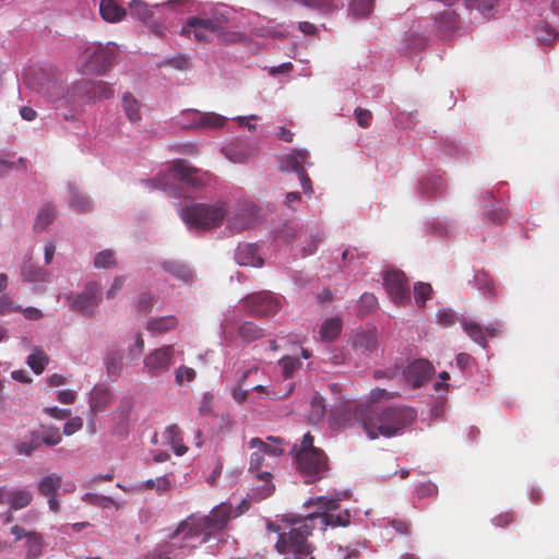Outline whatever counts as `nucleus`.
Wrapping results in <instances>:
<instances>
[{
  "mask_svg": "<svg viewBox=\"0 0 559 559\" xmlns=\"http://www.w3.org/2000/svg\"><path fill=\"white\" fill-rule=\"evenodd\" d=\"M248 509L249 503L243 500L237 506L222 502L215 506L209 514L191 513L155 546L151 556L157 559H183L194 548L212 539L219 544L229 521L238 518Z\"/></svg>",
  "mask_w": 559,
  "mask_h": 559,
  "instance_id": "obj_1",
  "label": "nucleus"
},
{
  "mask_svg": "<svg viewBox=\"0 0 559 559\" xmlns=\"http://www.w3.org/2000/svg\"><path fill=\"white\" fill-rule=\"evenodd\" d=\"M329 388L334 396V404L329 412V425L332 429L342 430L359 424L370 439L380 436L391 438L402 435L417 417L416 409L406 405L383 408L367 406L359 411L358 417L355 399L344 394L340 383H331Z\"/></svg>",
  "mask_w": 559,
  "mask_h": 559,
  "instance_id": "obj_2",
  "label": "nucleus"
},
{
  "mask_svg": "<svg viewBox=\"0 0 559 559\" xmlns=\"http://www.w3.org/2000/svg\"><path fill=\"white\" fill-rule=\"evenodd\" d=\"M341 498H328L319 496L310 498L304 506H318L317 511L305 516L288 514L283 516L285 526L269 524L267 527L278 534L276 549L281 554H293L296 559L302 556H309L312 552V546L307 538L311 535L316 522L328 526H345L348 523V512L340 510L337 500Z\"/></svg>",
  "mask_w": 559,
  "mask_h": 559,
  "instance_id": "obj_3",
  "label": "nucleus"
},
{
  "mask_svg": "<svg viewBox=\"0 0 559 559\" xmlns=\"http://www.w3.org/2000/svg\"><path fill=\"white\" fill-rule=\"evenodd\" d=\"M180 217L190 230L211 229L218 226L227 216V227L240 233L254 227L260 222V209L250 201L238 202L227 213L223 201L211 204L192 203L180 209Z\"/></svg>",
  "mask_w": 559,
  "mask_h": 559,
  "instance_id": "obj_4",
  "label": "nucleus"
},
{
  "mask_svg": "<svg viewBox=\"0 0 559 559\" xmlns=\"http://www.w3.org/2000/svg\"><path fill=\"white\" fill-rule=\"evenodd\" d=\"M24 83L36 93L52 103L56 109H71L91 103V88L93 80H79L71 87L64 83L53 72L46 70H31L24 75Z\"/></svg>",
  "mask_w": 559,
  "mask_h": 559,
  "instance_id": "obj_5",
  "label": "nucleus"
},
{
  "mask_svg": "<svg viewBox=\"0 0 559 559\" xmlns=\"http://www.w3.org/2000/svg\"><path fill=\"white\" fill-rule=\"evenodd\" d=\"M233 11L226 5L204 8L199 15L190 16L179 34L198 43H211L218 39L222 43H239L245 34L238 31H227Z\"/></svg>",
  "mask_w": 559,
  "mask_h": 559,
  "instance_id": "obj_6",
  "label": "nucleus"
},
{
  "mask_svg": "<svg viewBox=\"0 0 559 559\" xmlns=\"http://www.w3.org/2000/svg\"><path fill=\"white\" fill-rule=\"evenodd\" d=\"M212 175L194 168L186 159H177L155 178L141 180L150 190H162L176 194L178 190H198L211 181Z\"/></svg>",
  "mask_w": 559,
  "mask_h": 559,
  "instance_id": "obj_7",
  "label": "nucleus"
},
{
  "mask_svg": "<svg viewBox=\"0 0 559 559\" xmlns=\"http://www.w3.org/2000/svg\"><path fill=\"white\" fill-rule=\"evenodd\" d=\"M267 440L269 442L260 438H252L248 442V447L252 451L250 454L249 471L263 483L261 487L257 488V493L254 495L260 499L266 498L273 492L274 486L270 481V469L273 468L280 455L283 453V449L277 439L267 438Z\"/></svg>",
  "mask_w": 559,
  "mask_h": 559,
  "instance_id": "obj_8",
  "label": "nucleus"
},
{
  "mask_svg": "<svg viewBox=\"0 0 559 559\" xmlns=\"http://www.w3.org/2000/svg\"><path fill=\"white\" fill-rule=\"evenodd\" d=\"M292 454L297 471L306 483L321 479L328 472V457L321 449L313 445L310 432L304 435L299 444H294Z\"/></svg>",
  "mask_w": 559,
  "mask_h": 559,
  "instance_id": "obj_9",
  "label": "nucleus"
},
{
  "mask_svg": "<svg viewBox=\"0 0 559 559\" xmlns=\"http://www.w3.org/2000/svg\"><path fill=\"white\" fill-rule=\"evenodd\" d=\"M435 368L432 364L426 359H415L405 368L397 366L385 369H377L373 377L377 380L388 379L397 380L404 388L417 389L425 385L433 376Z\"/></svg>",
  "mask_w": 559,
  "mask_h": 559,
  "instance_id": "obj_10",
  "label": "nucleus"
},
{
  "mask_svg": "<svg viewBox=\"0 0 559 559\" xmlns=\"http://www.w3.org/2000/svg\"><path fill=\"white\" fill-rule=\"evenodd\" d=\"M115 43H84L80 49L79 68L82 74L105 73L115 59Z\"/></svg>",
  "mask_w": 559,
  "mask_h": 559,
  "instance_id": "obj_11",
  "label": "nucleus"
},
{
  "mask_svg": "<svg viewBox=\"0 0 559 559\" xmlns=\"http://www.w3.org/2000/svg\"><path fill=\"white\" fill-rule=\"evenodd\" d=\"M227 118L213 111L185 109L176 117V124L187 130H216L223 128Z\"/></svg>",
  "mask_w": 559,
  "mask_h": 559,
  "instance_id": "obj_12",
  "label": "nucleus"
},
{
  "mask_svg": "<svg viewBox=\"0 0 559 559\" xmlns=\"http://www.w3.org/2000/svg\"><path fill=\"white\" fill-rule=\"evenodd\" d=\"M175 345H163L148 352L143 358L142 371L151 378L167 374L176 362Z\"/></svg>",
  "mask_w": 559,
  "mask_h": 559,
  "instance_id": "obj_13",
  "label": "nucleus"
},
{
  "mask_svg": "<svg viewBox=\"0 0 559 559\" xmlns=\"http://www.w3.org/2000/svg\"><path fill=\"white\" fill-rule=\"evenodd\" d=\"M242 306L252 316L275 314L282 307V297L271 292H260L242 299Z\"/></svg>",
  "mask_w": 559,
  "mask_h": 559,
  "instance_id": "obj_14",
  "label": "nucleus"
},
{
  "mask_svg": "<svg viewBox=\"0 0 559 559\" xmlns=\"http://www.w3.org/2000/svg\"><path fill=\"white\" fill-rule=\"evenodd\" d=\"M69 300L72 310L92 317L102 300L100 285L95 281L87 282L82 293L69 297Z\"/></svg>",
  "mask_w": 559,
  "mask_h": 559,
  "instance_id": "obj_15",
  "label": "nucleus"
},
{
  "mask_svg": "<svg viewBox=\"0 0 559 559\" xmlns=\"http://www.w3.org/2000/svg\"><path fill=\"white\" fill-rule=\"evenodd\" d=\"M383 285L394 304L404 305L411 301L409 284L403 272L397 270L385 271Z\"/></svg>",
  "mask_w": 559,
  "mask_h": 559,
  "instance_id": "obj_16",
  "label": "nucleus"
},
{
  "mask_svg": "<svg viewBox=\"0 0 559 559\" xmlns=\"http://www.w3.org/2000/svg\"><path fill=\"white\" fill-rule=\"evenodd\" d=\"M447 192V182L439 173H426L419 176L415 186V193L420 199L437 200Z\"/></svg>",
  "mask_w": 559,
  "mask_h": 559,
  "instance_id": "obj_17",
  "label": "nucleus"
},
{
  "mask_svg": "<svg viewBox=\"0 0 559 559\" xmlns=\"http://www.w3.org/2000/svg\"><path fill=\"white\" fill-rule=\"evenodd\" d=\"M189 2H190L189 0H168L164 3H157L153 7H151L147 3L143 2L142 0H131L129 3V10H130V15L133 19L142 21L144 23H148V21L153 17L154 9L165 5L173 10L182 12L188 9L187 4Z\"/></svg>",
  "mask_w": 559,
  "mask_h": 559,
  "instance_id": "obj_18",
  "label": "nucleus"
},
{
  "mask_svg": "<svg viewBox=\"0 0 559 559\" xmlns=\"http://www.w3.org/2000/svg\"><path fill=\"white\" fill-rule=\"evenodd\" d=\"M21 277L23 282L34 285L38 292H44L46 285L51 283V273L43 266L33 263L31 260L24 262L21 267Z\"/></svg>",
  "mask_w": 559,
  "mask_h": 559,
  "instance_id": "obj_19",
  "label": "nucleus"
},
{
  "mask_svg": "<svg viewBox=\"0 0 559 559\" xmlns=\"http://www.w3.org/2000/svg\"><path fill=\"white\" fill-rule=\"evenodd\" d=\"M325 234L318 227H304L299 241L296 243V251L301 257H309L317 252L318 247L324 240Z\"/></svg>",
  "mask_w": 559,
  "mask_h": 559,
  "instance_id": "obj_20",
  "label": "nucleus"
},
{
  "mask_svg": "<svg viewBox=\"0 0 559 559\" xmlns=\"http://www.w3.org/2000/svg\"><path fill=\"white\" fill-rule=\"evenodd\" d=\"M257 148L243 140H233L222 147L223 155L234 164L247 163L255 153Z\"/></svg>",
  "mask_w": 559,
  "mask_h": 559,
  "instance_id": "obj_21",
  "label": "nucleus"
},
{
  "mask_svg": "<svg viewBox=\"0 0 559 559\" xmlns=\"http://www.w3.org/2000/svg\"><path fill=\"white\" fill-rule=\"evenodd\" d=\"M259 373L260 368L257 362H248L237 371V381L233 388V397L237 403L245 402L247 400L248 393L253 391L247 383V379L251 376H258Z\"/></svg>",
  "mask_w": 559,
  "mask_h": 559,
  "instance_id": "obj_22",
  "label": "nucleus"
},
{
  "mask_svg": "<svg viewBox=\"0 0 559 559\" xmlns=\"http://www.w3.org/2000/svg\"><path fill=\"white\" fill-rule=\"evenodd\" d=\"M311 165L310 154L305 148L293 150L284 154L280 159L282 171L295 173L299 175L305 171V166Z\"/></svg>",
  "mask_w": 559,
  "mask_h": 559,
  "instance_id": "obj_23",
  "label": "nucleus"
},
{
  "mask_svg": "<svg viewBox=\"0 0 559 559\" xmlns=\"http://www.w3.org/2000/svg\"><path fill=\"white\" fill-rule=\"evenodd\" d=\"M234 258L241 266L261 267L264 264L257 243H239Z\"/></svg>",
  "mask_w": 559,
  "mask_h": 559,
  "instance_id": "obj_24",
  "label": "nucleus"
},
{
  "mask_svg": "<svg viewBox=\"0 0 559 559\" xmlns=\"http://www.w3.org/2000/svg\"><path fill=\"white\" fill-rule=\"evenodd\" d=\"M493 199L495 197L492 191H485L480 193L479 202L483 209L481 215L488 223L502 224L507 221L508 215L503 209L496 206L492 203Z\"/></svg>",
  "mask_w": 559,
  "mask_h": 559,
  "instance_id": "obj_25",
  "label": "nucleus"
},
{
  "mask_svg": "<svg viewBox=\"0 0 559 559\" xmlns=\"http://www.w3.org/2000/svg\"><path fill=\"white\" fill-rule=\"evenodd\" d=\"M162 270L174 278L181 281L186 284H191L194 281V272L190 265L178 260H163L159 263Z\"/></svg>",
  "mask_w": 559,
  "mask_h": 559,
  "instance_id": "obj_26",
  "label": "nucleus"
},
{
  "mask_svg": "<svg viewBox=\"0 0 559 559\" xmlns=\"http://www.w3.org/2000/svg\"><path fill=\"white\" fill-rule=\"evenodd\" d=\"M33 500L32 492L25 489L0 488V503H9L11 508L19 510L25 508Z\"/></svg>",
  "mask_w": 559,
  "mask_h": 559,
  "instance_id": "obj_27",
  "label": "nucleus"
},
{
  "mask_svg": "<svg viewBox=\"0 0 559 559\" xmlns=\"http://www.w3.org/2000/svg\"><path fill=\"white\" fill-rule=\"evenodd\" d=\"M366 259V253L360 252L355 247L346 248L342 252V269L344 272L348 274L356 275L360 273L364 269V261Z\"/></svg>",
  "mask_w": 559,
  "mask_h": 559,
  "instance_id": "obj_28",
  "label": "nucleus"
},
{
  "mask_svg": "<svg viewBox=\"0 0 559 559\" xmlns=\"http://www.w3.org/2000/svg\"><path fill=\"white\" fill-rule=\"evenodd\" d=\"M177 325V317L168 314L148 318L145 323V329L152 336H157L175 330Z\"/></svg>",
  "mask_w": 559,
  "mask_h": 559,
  "instance_id": "obj_29",
  "label": "nucleus"
},
{
  "mask_svg": "<svg viewBox=\"0 0 559 559\" xmlns=\"http://www.w3.org/2000/svg\"><path fill=\"white\" fill-rule=\"evenodd\" d=\"M473 287L476 288L486 299L493 300L498 296L492 277L484 270L475 271Z\"/></svg>",
  "mask_w": 559,
  "mask_h": 559,
  "instance_id": "obj_30",
  "label": "nucleus"
},
{
  "mask_svg": "<svg viewBox=\"0 0 559 559\" xmlns=\"http://www.w3.org/2000/svg\"><path fill=\"white\" fill-rule=\"evenodd\" d=\"M455 229L454 222L448 217L430 218L425 223V230L436 237H449Z\"/></svg>",
  "mask_w": 559,
  "mask_h": 559,
  "instance_id": "obj_31",
  "label": "nucleus"
},
{
  "mask_svg": "<svg viewBox=\"0 0 559 559\" xmlns=\"http://www.w3.org/2000/svg\"><path fill=\"white\" fill-rule=\"evenodd\" d=\"M99 14L108 23L120 22L127 14L118 0H99Z\"/></svg>",
  "mask_w": 559,
  "mask_h": 559,
  "instance_id": "obj_32",
  "label": "nucleus"
},
{
  "mask_svg": "<svg viewBox=\"0 0 559 559\" xmlns=\"http://www.w3.org/2000/svg\"><path fill=\"white\" fill-rule=\"evenodd\" d=\"M377 345L378 335L373 328L357 330L353 336V346L364 352L373 350Z\"/></svg>",
  "mask_w": 559,
  "mask_h": 559,
  "instance_id": "obj_33",
  "label": "nucleus"
},
{
  "mask_svg": "<svg viewBox=\"0 0 559 559\" xmlns=\"http://www.w3.org/2000/svg\"><path fill=\"white\" fill-rule=\"evenodd\" d=\"M304 226L298 223L287 222L274 230V239L278 242L295 245L299 241Z\"/></svg>",
  "mask_w": 559,
  "mask_h": 559,
  "instance_id": "obj_34",
  "label": "nucleus"
},
{
  "mask_svg": "<svg viewBox=\"0 0 559 559\" xmlns=\"http://www.w3.org/2000/svg\"><path fill=\"white\" fill-rule=\"evenodd\" d=\"M41 445V435L37 430L29 431L23 439L15 443V452L19 455L31 456Z\"/></svg>",
  "mask_w": 559,
  "mask_h": 559,
  "instance_id": "obj_35",
  "label": "nucleus"
},
{
  "mask_svg": "<svg viewBox=\"0 0 559 559\" xmlns=\"http://www.w3.org/2000/svg\"><path fill=\"white\" fill-rule=\"evenodd\" d=\"M111 401L110 391L102 385H96L90 393L88 404L93 413L104 411Z\"/></svg>",
  "mask_w": 559,
  "mask_h": 559,
  "instance_id": "obj_36",
  "label": "nucleus"
},
{
  "mask_svg": "<svg viewBox=\"0 0 559 559\" xmlns=\"http://www.w3.org/2000/svg\"><path fill=\"white\" fill-rule=\"evenodd\" d=\"M121 107L131 123L135 124L141 121L142 104L131 93L127 92L122 95Z\"/></svg>",
  "mask_w": 559,
  "mask_h": 559,
  "instance_id": "obj_37",
  "label": "nucleus"
},
{
  "mask_svg": "<svg viewBox=\"0 0 559 559\" xmlns=\"http://www.w3.org/2000/svg\"><path fill=\"white\" fill-rule=\"evenodd\" d=\"M397 395H399V391H396V390L374 388L368 393L366 401L364 403L358 404L356 402L357 412L359 413V411L362 407L377 406L376 404H379V403L385 402V401H390Z\"/></svg>",
  "mask_w": 559,
  "mask_h": 559,
  "instance_id": "obj_38",
  "label": "nucleus"
},
{
  "mask_svg": "<svg viewBox=\"0 0 559 559\" xmlns=\"http://www.w3.org/2000/svg\"><path fill=\"white\" fill-rule=\"evenodd\" d=\"M461 326L466 335L484 349L487 348L484 328L476 321L466 318L460 319Z\"/></svg>",
  "mask_w": 559,
  "mask_h": 559,
  "instance_id": "obj_39",
  "label": "nucleus"
},
{
  "mask_svg": "<svg viewBox=\"0 0 559 559\" xmlns=\"http://www.w3.org/2000/svg\"><path fill=\"white\" fill-rule=\"evenodd\" d=\"M436 26L443 36L450 35L457 27V15L451 10L447 9L435 19Z\"/></svg>",
  "mask_w": 559,
  "mask_h": 559,
  "instance_id": "obj_40",
  "label": "nucleus"
},
{
  "mask_svg": "<svg viewBox=\"0 0 559 559\" xmlns=\"http://www.w3.org/2000/svg\"><path fill=\"white\" fill-rule=\"evenodd\" d=\"M299 4L317 11L320 14H330L342 8L338 0H296Z\"/></svg>",
  "mask_w": 559,
  "mask_h": 559,
  "instance_id": "obj_41",
  "label": "nucleus"
},
{
  "mask_svg": "<svg viewBox=\"0 0 559 559\" xmlns=\"http://www.w3.org/2000/svg\"><path fill=\"white\" fill-rule=\"evenodd\" d=\"M500 0H465L467 8L476 10L484 19L497 13Z\"/></svg>",
  "mask_w": 559,
  "mask_h": 559,
  "instance_id": "obj_42",
  "label": "nucleus"
},
{
  "mask_svg": "<svg viewBox=\"0 0 559 559\" xmlns=\"http://www.w3.org/2000/svg\"><path fill=\"white\" fill-rule=\"evenodd\" d=\"M326 415V406L324 403V399L320 395V393L316 392L310 401V409L308 414V420L317 425L321 423Z\"/></svg>",
  "mask_w": 559,
  "mask_h": 559,
  "instance_id": "obj_43",
  "label": "nucleus"
},
{
  "mask_svg": "<svg viewBox=\"0 0 559 559\" xmlns=\"http://www.w3.org/2000/svg\"><path fill=\"white\" fill-rule=\"evenodd\" d=\"M342 321L338 318H330L323 321L319 329L320 338L323 342H332L340 335Z\"/></svg>",
  "mask_w": 559,
  "mask_h": 559,
  "instance_id": "obj_44",
  "label": "nucleus"
},
{
  "mask_svg": "<svg viewBox=\"0 0 559 559\" xmlns=\"http://www.w3.org/2000/svg\"><path fill=\"white\" fill-rule=\"evenodd\" d=\"M62 478L56 473L43 476L38 481V491L43 496L55 495L61 488Z\"/></svg>",
  "mask_w": 559,
  "mask_h": 559,
  "instance_id": "obj_45",
  "label": "nucleus"
},
{
  "mask_svg": "<svg viewBox=\"0 0 559 559\" xmlns=\"http://www.w3.org/2000/svg\"><path fill=\"white\" fill-rule=\"evenodd\" d=\"M117 253L111 249H104L93 257V266L98 270H110L117 265Z\"/></svg>",
  "mask_w": 559,
  "mask_h": 559,
  "instance_id": "obj_46",
  "label": "nucleus"
},
{
  "mask_svg": "<svg viewBox=\"0 0 559 559\" xmlns=\"http://www.w3.org/2000/svg\"><path fill=\"white\" fill-rule=\"evenodd\" d=\"M164 438L166 442L171 447L176 455L181 456L187 452L188 448L185 444H182L180 431L177 426H168L165 429Z\"/></svg>",
  "mask_w": 559,
  "mask_h": 559,
  "instance_id": "obj_47",
  "label": "nucleus"
},
{
  "mask_svg": "<svg viewBox=\"0 0 559 559\" xmlns=\"http://www.w3.org/2000/svg\"><path fill=\"white\" fill-rule=\"evenodd\" d=\"M43 548V536L35 532L28 534L25 542V559H37L41 555Z\"/></svg>",
  "mask_w": 559,
  "mask_h": 559,
  "instance_id": "obj_48",
  "label": "nucleus"
},
{
  "mask_svg": "<svg viewBox=\"0 0 559 559\" xmlns=\"http://www.w3.org/2000/svg\"><path fill=\"white\" fill-rule=\"evenodd\" d=\"M56 210L51 204L43 205L35 218L34 228L37 231L45 230L55 219Z\"/></svg>",
  "mask_w": 559,
  "mask_h": 559,
  "instance_id": "obj_49",
  "label": "nucleus"
},
{
  "mask_svg": "<svg viewBox=\"0 0 559 559\" xmlns=\"http://www.w3.org/2000/svg\"><path fill=\"white\" fill-rule=\"evenodd\" d=\"M105 366L107 374L111 380H116L122 369V357L117 352H110L105 357Z\"/></svg>",
  "mask_w": 559,
  "mask_h": 559,
  "instance_id": "obj_50",
  "label": "nucleus"
},
{
  "mask_svg": "<svg viewBox=\"0 0 559 559\" xmlns=\"http://www.w3.org/2000/svg\"><path fill=\"white\" fill-rule=\"evenodd\" d=\"M48 361V356L41 349L36 348L28 355L26 364L36 374H40L45 370Z\"/></svg>",
  "mask_w": 559,
  "mask_h": 559,
  "instance_id": "obj_51",
  "label": "nucleus"
},
{
  "mask_svg": "<svg viewBox=\"0 0 559 559\" xmlns=\"http://www.w3.org/2000/svg\"><path fill=\"white\" fill-rule=\"evenodd\" d=\"M114 96V88L106 82L93 81V88H91V103L102 99H108Z\"/></svg>",
  "mask_w": 559,
  "mask_h": 559,
  "instance_id": "obj_52",
  "label": "nucleus"
},
{
  "mask_svg": "<svg viewBox=\"0 0 559 559\" xmlns=\"http://www.w3.org/2000/svg\"><path fill=\"white\" fill-rule=\"evenodd\" d=\"M174 377L176 385L185 386L186 384L191 383L195 380L197 371L191 367L180 365L178 368L175 369Z\"/></svg>",
  "mask_w": 559,
  "mask_h": 559,
  "instance_id": "obj_53",
  "label": "nucleus"
},
{
  "mask_svg": "<svg viewBox=\"0 0 559 559\" xmlns=\"http://www.w3.org/2000/svg\"><path fill=\"white\" fill-rule=\"evenodd\" d=\"M438 486L431 480L418 483L414 489V499L423 500L438 496Z\"/></svg>",
  "mask_w": 559,
  "mask_h": 559,
  "instance_id": "obj_54",
  "label": "nucleus"
},
{
  "mask_svg": "<svg viewBox=\"0 0 559 559\" xmlns=\"http://www.w3.org/2000/svg\"><path fill=\"white\" fill-rule=\"evenodd\" d=\"M373 0H353L349 4V13L355 19H361L371 13Z\"/></svg>",
  "mask_w": 559,
  "mask_h": 559,
  "instance_id": "obj_55",
  "label": "nucleus"
},
{
  "mask_svg": "<svg viewBox=\"0 0 559 559\" xmlns=\"http://www.w3.org/2000/svg\"><path fill=\"white\" fill-rule=\"evenodd\" d=\"M431 297L432 287L429 283L418 282L414 285V298L417 307H424Z\"/></svg>",
  "mask_w": 559,
  "mask_h": 559,
  "instance_id": "obj_56",
  "label": "nucleus"
},
{
  "mask_svg": "<svg viewBox=\"0 0 559 559\" xmlns=\"http://www.w3.org/2000/svg\"><path fill=\"white\" fill-rule=\"evenodd\" d=\"M257 365L260 368V373L258 376H251L250 378H248L247 383L253 391H257L259 393H267L269 379L266 377V372L261 365Z\"/></svg>",
  "mask_w": 559,
  "mask_h": 559,
  "instance_id": "obj_57",
  "label": "nucleus"
},
{
  "mask_svg": "<svg viewBox=\"0 0 559 559\" xmlns=\"http://www.w3.org/2000/svg\"><path fill=\"white\" fill-rule=\"evenodd\" d=\"M538 41L543 44H549L559 37L557 29L552 28L546 22H540L535 29Z\"/></svg>",
  "mask_w": 559,
  "mask_h": 559,
  "instance_id": "obj_58",
  "label": "nucleus"
},
{
  "mask_svg": "<svg viewBox=\"0 0 559 559\" xmlns=\"http://www.w3.org/2000/svg\"><path fill=\"white\" fill-rule=\"evenodd\" d=\"M240 337L246 342H252L263 335L262 329L258 328L253 322H243L238 329Z\"/></svg>",
  "mask_w": 559,
  "mask_h": 559,
  "instance_id": "obj_59",
  "label": "nucleus"
},
{
  "mask_svg": "<svg viewBox=\"0 0 559 559\" xmlns=\"http://www.w3.org/2000/svg\"><path fill=\"white\" fill-rule=\"evenodd\" d=\"M378 301L373 294L365 293L358 301V314L365 317L377 308Z\"/></svg>",
  "mask_w": 559,
  "mask_h": 559,
  "instance_id": "obj_60",
  "label": "nucleus"
},
{
  "mask_svg": "<svg viewBox=\"0 0 559 559\" xmlns=\"http://www.w3.org/2000/svg\"><path fill=\"white\" fill-rule=\"evenodd\" d=\"M231 119L241 129H247L249 132H262V128L257 124V121L260 120V117L257 115L237 116Z\"/></svg>",
  "mask_w": 559,
  "mask_h": 559,
  "instance_id": "obj_61",
  "label": "nucleus"
},
{
  "mask_svg": "<svg viewBox=\"0 0 559 559\" xmlns=\"http://www.w3.org/2000/svg\"><path fill=\"white\" fill-rule=\"evenodd\" d=\"M70 204L76 211H85L90 207V199L78 189L70 187Z\"/></svg>",
  "mask_w": 559,
  "mask_h": 559,
  "instance_id": "obj_62",
  "label": "nucleus"
},
{
  "mask_svg": "<svg viewBox=\"0 0 559 559\" xmlns=\"http://www.w3.org/2000/svg\"><path fill=\"white\" fill-rule=\"evenodd\" d=\"M22 307L9 294L0 296V316L20 312Z\"/></svg>",
  "mask_w": 559,
  "mask_h": 559,
  "instance_id": "obj_63",
  "label": "nucleus"
},
{
  "mask_svg": "<svg viewBox=\"0 0 559 559\" xmlns=\"http://www.w3.org/2000/svg\"><path fill=\"white\" fill-rule=\"evenodd\" d=\"M144 486L148 489H155L158 493H163L171 488V481L167 476H160L145 480Z\"/></svg>",
  "mask_w": 559,
  "mask_h": 559,
  "instance_id": "obj_64",
  "label": "nucleus"
}]
</instances>
